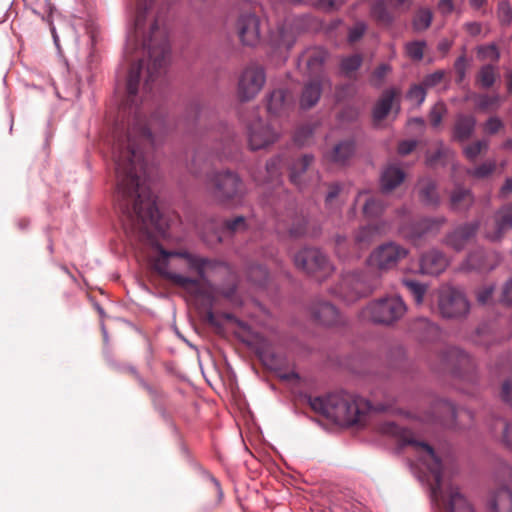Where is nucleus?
Listing matches in <instances>:
<instances>
[{"mask_svg": "<svg viewBox=\"0 0 512 512\" xmlns=\"http://www.w3.org/2000/svg\"><path fill=\"white\" fill-rule=\"evenodd\" d=\"M465 28L468 31V33L473 36L478 35L481 32V25L477 22L467 23L465 25Z\"/></svg>", "mask_w": 512, "mask_h": 512, "instance_id": "69168bd1", "label": "nucleus"}, {"mask_svg": "<svg viewBox=\"0 0 512 512\" xmlns=\"http://www.w3.org/2000/svg\"><path fill=\"white\" fill-rule=\"evenodd\" d=\"M236 32L243 45L256 46L261 39L260 19L254 13H242L236 22Z\"/></svg>", "mask_w": 512, "mask_h": 512, "instance_id": "f8f14e48", "label": "nucleus"}, {"mask_svg": "<svg viewBox=\"0 0 512 512\" xmlns=\"http://www.w3.org/2000/svg\"><path fill=\"white\" fill-rule=\"evenodd\" d=\"M362 63V57L359 54L348 56L341 61V71L349 75L356 71Z\"/></svg>", "mask_w": 512, "mask_h": 512, "instance_id": "e433bc0d", "label": "nucleus"}, {"mask_svg": "<svg viewBox=\"0 0 512 512\" xmlns=\"http://www.w3.org/2000/svg\"><path fill=\"white\" fill-rule=\"evenodd\" d=\"M438 10L444 15L452 13L454 10L453 0H439Z\"/></svg>", "mask_w": 512, "mask_h": 512, "instance_id": "13d9d810", "label": "nucleus"}, {"mask_svg": "<svg viewBox=\"0 0 512 512\" xmlns=\"http://www.w3.org/2000/svg\"><path fill=\"white\" fill-rule=\"evenodd\" d=\"M275 43L279 47H285L289 49L294 42V34L292 31L286 30L284 27L278 29L277 36L274 39Z\"/></svg>", "mask_w": 512, "mask_h": 512, "instance_id": "58836bf2", "label": "nucleus"}, {"mask_svg": "<svg viewBox=\"0 0 512 512\" xmlns=\"http://www.w3.org/2000/svg\"><path fill=\"white\" fill-rule=\"evenodd\" d=\"M266 83V73L262 65L250 63L243 68L237 83V94L242 101L254 99Z\"/></svg>", "mask_w": 512, "mask_h": 512, "instance_id": "0eeeda50", "label": "nucleus"}, {"mask_svg": "<svg viewBox=\"0 0 512 512\" xmlns=\"http://www.w3.org/2000/svg\"><path fill=\"white\" fill-rule=\"evenodd\" d=\"M406 312V305L398 296H390L369 303L360 313L364 321L392 324Z\"/></svg>", "mask_w": 512, "mask_h": 512, "instance_id": "423d86ee", "label": "nucleus"}, {"mask_svg": "<svg viewBox=\"0 0 512 512\" xmlns=\"http://www.w3.org/2000/svg\"><path fill=\"white\" fill-rule=\"evenodd\" d=\"M496 164L494 161H487L475 169H470L467 173L473 177L482 179L488 177L495 170Z\"/></svg>", "mask_w": 512, "mask_h": 512, "instance_id": "4c0bfd02", "label": "nucleus"}, {"mask_svg": "<svg viewBox=\"0 0 512 512\" xmlns=\"http://www.w3.org/2000/svg\"><path fill=\"white\" fill-rule=\"evenodd\" d=\"M407 98L413 104L421 105L426 98V88L422 84L412 86L407 94Z\"/></svg>", "mask_w": 512, "mask_h": 512, "instance_id": "ea45409f", "label": "nucleus"}, {"mask_svg": "<svg viewBox=\"0 0 512 512\" xmlns=\"http://www.w3.org/2000/svg\"><path fill=\"white\" fill-rule=\"evenodd\" d=\"M425 42L415 41L406 45V52L408 56L414 60H421L423 58V51Z\"/></svg>", "mask_w": 512, "mask_h": 512, "instance_id": "37998d69", "label": "nucleus"}, {"mask_svg": "<svg viewBox=\"0 0 512 512\" xmlns=\"http://www.w3.org/2000/svg\"><path fill=\"white\" fill-rule=\"evenodd\" d=\"M475 127V119L472 116H459L455 124V137L465 140L470 137Z\"/></svg>", "mask_w": 512, "mask_h": 512, "instance_id": "c756f323", "label": "nucleus"}, {"mask_svg": "<svg viewBox=\"0 0 512 512\" xmlns=\"http://www.w3.org/2000/svg\"><path fill=\"white\" fill-rule=\"evenodd\" d=\"M279 133L262 119L253 120L248 126V141L252 150L265 148L278 139Z\"/></svg>", "mask_w": 512, "mask_h": 512, "instance_id": "9b49d317", "label": "nucleus"}, {"mask_svg": "<svg viewBox=\"0 0 512 512\" xmlns=\"http://www.w3.org/2000/svg\"><path fill=\"white\" fill-rule=\"evenodd\" d=\"M160 78H127L125 106L138 109L151 98ZM158 117L145 120L137 111L125 138L118 136L112 148L115 165L116 197L125 215L124 229L147 245L143 255L151 267L173 284L196 293L200 279L212 262L185 250L166 251L157 242V236L165 232L164 224L156 207L155 198L147 179L144 149L156 144L152 133L162 128Z\"/></svg>", "mask_w": 512, "mask_h": 512, "instance_id": "f257e3e1", "label": "nucleus"}, {"mask_svg": "<svg viewBox=\"0 0 512 512\" xmlns=\"http://www.w3.org/2000/svg\"><path fill=\"white\" fill-rule=\"evenodd\" d=\"M453 358H456V361L459 365L468 364L471 361L470 357L466 353L458 349H453L450 351L449 360H452Z\"/></svg>", "mask_w": 512, "mask_h": 512, "instance_id": "603ef678", "label": "nucleus"}, {"mask_svg": "<svg viewBox=\"0 0 512 512\" xmlns=\"http://www.w3.org/2000/svg\"><path fill=\"white\" fill-rule=\"evenodd\" d=\"M503 301L511 303L512 302V279L509 280L503 290Z\"/></svg>", "mask_w": 512, "mask_h": 512, "instance_id": "0e129e2a", "label": "nucleus"}, {"mask_svg": "<svg viewBox=\"0 0 512 512\" xmlns=\"http://www.w3.org/2000/svg\"><path fill=\"white\" fill-rule=\"evenodd\" d=\"M502 122L497 117H491L485 124V131L494 134L500 130Z\"/></svg>", "mask_w": 512, "mask_h": 512, "instance_id": "6e6d98bb", "label": "nucleus"}, {"mask_svg": "<svg viewBox=\"0 0 512 512\" xmlns=\"http://www.w3.org/2000/svg\"><path fill=\"white\" fill-rule=\"evenodd\" d=\"M495 225V230L486 234V237L492 241L499 240L506 231L512 228V203L503 206L496 213Z\"/></svg>", "mask_w": 512, "mask_h": 512, "instance_id": "a211bd4d", "label": "nucleus"}, {"mask_svg": "<svg viewBox=\"0 0 512 512\" xmlns=\"http://www.w3.org/2000/svg\"><path fill=\"white\" fill-rule=\"evenodd\" d=\"M258 275H261L264 278H266L267 277V270L265 268H263L262 266H258V267L252 268L251 271H250L251 279L253 281H255V282H258L259 285H262L263 282L260 281V280L258 281V279H257Z\"/></svg>", "mask_w": 512, "mask_h": 512, "instance_id": "680f3d73", "label": "nucleus"}, {"mask_svg": "<svg viewBox=\"0 0 512 512\" xmlns=\"http://www.w3.org/2000/svg\"><path fill=\"white\" fill-rule=\"evenodd\" d=\"M415 325L424 329L423 334L420 335V338L423 340H430L438 335V327L426 318L418 319Z\"/></svg>", "mask_w": 512, "mask_h": 512, "instance_id": "c9c22d12", "label": "nucleus"}, {"mask_svg": "<svg viewBox=\"0 0 512 512\" xmlns=\"http://www.w3.org/2000/svg\"><path fill=\"white\" fill-rule=\"evenodd\" d=\"M496 76L497 74L494 67L491 65H486L482 67L478 74V82L482 87L488 88L494 84Z\"/></svg>", "mask_w": 512, "mask_h": 512, "instance_id": "f704fd0d", "label": "nucleus"}, {"mask_svg": "<svg viewBox=\"0 0 512 512\" xmlns=\"http://www.w3.org/2000/svg\"><path fill=\"white\" fill-rule=\"evenodd\" d=\"M397 94L398 92L395 89H388L383 92L373 110V117L375 121H381L388 115Z\"/></svg>", "mask_w": 512, "mask_h": 512, "instance_id": "4be33fe9", "label": "nucleus"}, {"mask_svg": "<svg viewBox=\"0 0 512 512\" xmlns=\"http://www.w3.org/2000/svg\"><path fill=\"white\" fill-rule=\"evenodd\" d=\"M442 78H443L442 72H440V71L435 72L433 74L426 76L422 82V85L425 88L435 86L441 82Z\"/></svg>", "mask_w": 512, "mask_h": 512, "instance_id": "864d4df0", "label": "nucleus"}, {"mask_svg": "<svg viewBox=\"0 0 512 512\" xmlns=\"http://www.w3.org/2000/svg\"><path fill=\"white\" fill-rule=\"evenodd\" d=\"M391 67L388 64H381L373 73L371 82L374 86L379 87L385 77L390 73Z\"/></svg>", "mask_w": 512, "mask_h": 512, "instance_id": "09e8293b", "label": "nucleus"}, {"mask_svg": "<svg viewBox=\"0 0 512 512\" xmlns=\"http://www.w3.org/2000/svg\"><path fill=\"white\" fill-rule=\"evenodd\" d=\"M493 291L494 287L492 285L480 288L477 292V301L483 305L487 304L492 297Z\"/></svg>", "mask_w": 512, "mask_h": 512, "instance_id": "3c124183", "label": "nucleus"}, {"mask_svg": "<svg viewBox=\"0 0 512 512\" xmlns=\"http://www.w3.org/2000/svg\"><path fill=\"white\" fill-rule=\"evenodd\" d=\"M438 308L443 317L459 318L468 314L470 304L460 289L443 287L439 291Z\"/></svg>", "mask_w": 512, "mask_h": 512, "instance_id": "6e6552de", "label": "nucleus"}, {"mask_svg": "<svg viewBox=\"0 0 512 512\" xmlns=\"http://www.w3.org/2000/svg\"><path fill=\"white\" fill-rule=\"evenodd\" d=\"M404 285L412 294L414 301L417 305L422 304L424 295L426 293V286L413 280H405Z\"/></svg>", "mask_w": 512, "mask_h": 512, "instance_id": "473e14b6", "label": "nucleus"}, {"mask_svg": "<svg viewBox=\"0 0 512 512\" xmlns=\"http://www.w3.org/2000/svg\"><path fill=\"white\" fill-rule=\"evenodd\" d=\"M246 220L242 216H237L232 220L224 221L221 224V229L215 231L212 236L204 235V240L209 243L221 242L225 233H236L246 229Z\"/></svg>", "mask_w": 512, "mask_h": 512, "instance_id": "6ab92c4d", "label": "nucleus"}, {"mask_svg": "<svg viewBox=\"0 0 512 512\" xmlns=\"http://www.w3.org/2000/svg\"><path fill=\"white\" fill-rule=\"evenodd\" d=\"M478 229L477 223L466 224L456 228L446 238V244L456 251H460L475 235Z\"/></svg>", "mask_w": 512, "mask_h": 512, "instance_id": "f3484780", "label": "nucleus"}, {"mask_svg": "<svg viewBox=\"0 0 512 512\" xmlns=\"http://www.w3.org/2000/svg\"><path fill=\"white\" fill-rule=\"evenodd\" d=\"M444 219H424L415 224H402L399 227V232L407 239L416 240L429 232L437 231Z\"/></svg>", "mask_w": 512, "mask_h": 512, "instance_id": "ddd939ff", "label": "nucleus"}, {"mask_svg": "<svg viewBox=\"0 0 512 512\" xmlns=\"http://www.w3.org/2000/svg\"><path fill=\"white\" fill-rule=\"evenodd\" d=\"M478 55L483 60H498L499 51L494 44L481 46L478 48Z\"/></svg>", "mask_w": 512, "mask_h": 512, "instance_id": "de8ad7c7", "label": "nucleus"}, {"mask_svg": "<svg viewBox=\"0 0 512 512\" xmlns=\"http://www.w3.org/2000/svg\"><path fill=\"white\" fill-rule=\"evenodd\" d=\"M512 192V179L509 178L505 181L504 185L501 188V194L503 196H507Z\"/></svg>", "mask_w": 512, "mask_h": 512, "instance_id": "774afa93", "label": "nucleus"}, {"mask_svg": "<svg viewBox=\"0 0 512 512\" xmlns=\"http://www.w3.org/2000/svg\"><path fill=\"white\" fill-rule=\"evenodd\" d=\"M354 152V143L351 141H343L335 146L333 151L326 157L334 163L343 164Z\"/></svg>", "mask_w": 512, "mask_h": 512, "instance_id": "bb28decb", "label": "nucleus"}, {"mask_svg": "<svg viewBox=\"0 0 512 512\" xmlns=\"http://www.w3.org/2000/svg\"><path fill=\"white\" fill-rule=\"evenodd\" d=\"M404 172L395 165L387 166L381 175V187L385 192L393 190L404 180Z\"/></svg>", "mask_w": 512, "mask_h": 512, "instance_id": "412c9836", "label": "nucleus"}, {"mask_svg": "<svg viewBox=\"0 0 512 512\" xmlns=\"http://www.w3.org/2000/svg\"><path fill=\"white\" fill-rule=\"evenodd\" d=\"M310 407L317 413L341 425L357 424L372 409L366 399L347 392H337L326 397H310Z\"/></svg>", "mask_w": 512, "mask_h": 512, "instance_id": "7ed1b4c3", "label": "nucleus"}, {"mask_svg": "<svg viewBox=\"0 0 512 512\" xmlns=\"http://www.w3.org/2000/svg\"><path fill=\"white\" fill-rule=\"evenodd\" d=\"M310 134H311V130L309 128H304V129L299 130L295 135V142L299 145H304L305 140L302 139V136L308 137V136H310Z\"/></svg>", "mask_w": 512, "mask_h": 512, "instance_id": "e2e57ef3", "label": "nucleus"}, {"mask_svg": "<svg viewBox=\"0 0 512 512\" xmlns=\"http://www.w3.org/2000/svg\"><path fill=\"white\" fill-rule=\"evenodd\" d=\"M293 104V96L288 91L277 89L270 93L267 100V111L271 116H281Z\"/></svg>", "mask_w": 512, "mask_h": 512, "instance_id": "2eb2a0df", "label": "nucleus"}, {"mask_svg": "<svg viewBox=\"0 0 512 512\" xmlns=\"http://www.w3.org/2000/svg\"><path fill=\"white\" fill-rule=\"evenodd\" d=\"M340 192V189H339V186L338 185H334L331 187L330 191L328 192L327 194V197H326V202L328 204L331 203V201L338 196Z\"/></svg>", "mask_w": 512, "mask_h": 512, "instance_id": "338daca9", "label": "nucleus"}, {"mask_svg": "<svg viewBox=\"0 0 512 512\" xmlns=\"http://www.w3.org/2000/svg\"><path fill=\"white\" fill-rule=\"evenodd\" d=\"M283 160L281 157H276L271 159L267 165L266 170L269 174V181L273 182L274 180L278 179V176L280 175V169L282 168Z\"/></svg>", "mask_w": 512, "mask_h": 512, "instance_id": "c03bdc74", "label": "nucleus"}, {"mask_svg": "<svg viewBox=\"0 0 512 512\" xmlns=\"http://www.w3.org/2000/svg\"><path fill=\"white\" fill-rule=\"evenodd\" d=\"M326 83L325 76H317L309 80L302 91L300 105L304 109L314 106L321 95L322 86Z\"/></svg>", "mask_w": 512, "mask_h": 512, "instance_id": "dca6fc26", "label": "nucleus"}, {"mask_svg": "<svg viewBox=\"0 0 512 512\" xmlns=\"http://www.w3.org/2000/svg\"><path fill=\"white\" fill-rule=\"evenodd\" d=\"M487 146V141H477L466 146L464 149V153L468 159L474 160L482 152V150L487 148Z\"/></svg>", "mask_w": 512, "mask_h": 512, "instance_id": "a18cd8bd", "label": "nucleus"}, {"mask_svg": "<svg viewBox=\"0 0 512 512\" xmlns=\"http://www.w3.org/2000/svg\"><path fill=\"white\" fill-rule=\"evenodd\" d=\"M416 146V141L414 140H406V141H402L399 146H398V152L399 154L401 155H407L409 154L411 151H413V149L415 148Z\"/></svg>", "mask_w": 512, "mask_h": 512, "instance_id": "4d7b16f0", "label": "nucleus"}, {"mask_svg": "<svg viewBox=\"0 0 512 512\" xmlns=\"http://www.w3.org/2000/svg\"><path fill=\"white\" fill-rule=\"evenodd\" d=\"M501 396L504 401L512 404V377L503 383Z\"/></svg>", "mask_w": 512, "mask_h": 512, "instance_id": "5fc2aeb1", "label": "nucleus"}, {"mask_svg": "<svg viewBox=\"0 0 512 512\" xmlns=\"http://www.w3.org/2000/svg\"><path fill=\"white\" fill-rule=\"evenodd\" d=\"M488 512H512V492L501 487L490 498Z\"/></svg>", "mask_w": 512, "mask_h": 512, "instance_id": "aec40b11", "label": "nucleus"}, {"mask_svg": "<svg viewBox=\"0 0 512 512\" xmlns=\"http://www.w3.org/2000/svg\"><path fill=\"white\" fill-rule=\"evenodd\" d=\"M387 227L385 225L382 226H372L368 225L366 227L361 228L355 235V243L359 246L360 249L367 247L370 242L373 240V237L377 234H383L387 232Z\"/></svg>", "mask_w": 512, "mask_h": 512, "instance_id": "393cba45", "label": "nucleus"}, {"mask_svg": "<svg viewBox=\"0 0 512 512\" xmlns=\"http://www.w3.org/2000/svg\"><path fill=\"white\" fill-rule=\"evenodd\" d=\"M378 278L371 273L357 271L342 275L340 282L332 289V294L347 303L372 293L378 286Z\"/></svg>", "mask_w": 512, "mask_h": 512, "instance_id": "20e7f679", "label": "nucleus"}, {"mask_svg": "<svg viewBox=\"0 0 512 512\" xmlns=\"http://www.w3.org/2000/svg\"><path fill=\"white\" fill-rule=\"evenodd\" d=\"M500 104V97L497 95H481L477 99V106L482 110L496 109Z\"/></svg>", "mask_w": 512, "mask_h": 512, "instance_id": "79ce46f5", "label": "nucleus"}, {"mask_svg": "<svg viewBox=\"0 0 512 512\" xmlns=\"http://www.w3.org/2000/svg\"><path fill=\"white\" fill-rule=\"evenodd\" d=\"M419 196L421 201L426 205H437L439 203V195L436 191L435 183L429 179L424 178L418 183Z\"/></svg>", "mask_w": 512, "mask_h": 512, "instance_id": "b1692460", "label": "nucleus"}, {"mask_svg": "<svg viewBox=\"0 0 512 512\" xmlns=\"http://www.w3.org/2000/svg\"><path fill=\"white\" fill-rule=\"evenodd\" d=\"M408 255L403 246L388 242L377 247L369 256V265L381 271L391 270Z\"/></svg>", "mask_w": 512, "mask_h": 512, "instance_id": "9d476101", "label": "nucleus"}, {"mask_svg": "<svg viewBox=\"0 0 512 512\" xmlns=\"http://www.w3.org/2000/svg\"><path fill=\"white\" fill-rule=\"evenodd\" d=\"M473 202V196L468 189L457 187L450 197L451 207L455 210L468 208Z\"/></svg>", "mask_w": 512, "mask_h": 512, "instance_id": "cd10ccee", "label": "nucleus"}, {"mask_svg": "<svg viewBox=\"0 0 512 512\" xmlns=\"http://www.w3.org/2000/svg\"><path fill=\"white\" fill-rule=\"evenodd\" d=\"M384 434L399 437L411 447L419 464L423 465L434 483L431 485V498L437 512H474L467 500L443 474V464L433 448L425 442L414 439L411 433L393 422L381 426Z\"/></svg>", "mask_w": 512, "mask_h": 512, "instance_id": "f03ea898", "label": "nucleus"}, {"mask_svg": "<svg viewBox=\"0 0 512 512\" xmlns=\"http://www.w3.org/2000/svg\"><path fill=\"white\" fill-rule=\"evenodd\" d=\"M499 20L504 24H509L512 21V8L507 1H501L497 10Z\"/></svg>", "mask_w": 512, "mask_h": 512, "instance_id": "49530a36", "label": "nucleus"}, {"mask_svg": "<svg viewBox=\"0 0 512 512\" xmlns=\"http://www.w3.org/2000/svg\"><path fill=\"white\" fill-rule=\"evenodd\" d=\"M502 440L507 447L512 449V422L505 425Z\"/></svg>", "mask_w": 512, "mask_h": 512, "instance_id": "052dcab7", "label": "nucleus"}, {"mask_svg": "<svg viewBox=\"0 0 512 512\" xmlns=\"http://www.w3.org/2000/svg\"><path fill=\"white\" fill-rule=\"evenodd\" d=\"M383 210V202L376 197L369 198L363 207V213L368 218L377 217L382 213Z\"/></svg>", "mask_w": 512, "mask_h": 512, "instance_id": "72a5a7b5", "label": "nucleus"}, {"mask_svg": "<svg viewBox=\"0 0 512 512\" xmlns=\"http://www.w3.org/2000/svg\"><path fill=\"white\" fill-rule=\"evenodd\" d=\"M488 255L480 250L476 253L470 254L464 264V269L466 270H479V271H486L491 270L494 267V264L486 263V258Z\"/></svg>", "mask_w": 512, "mask_h": 512, "instance_id": "c85d7f7f", "label": "nucleus"}, {"mask_svg": "<svg viewBox=\"0 0 512 512\" xmlns=\"http://www.w3.org/2000/svg\"><path fill=\"white\" fill-rule=\"evenodd\" d=\"M447 266L448 259L436 249L423 254L420 259V272L423 274L439 275Z\"/></svg>", "mask_w": 512, "mask_h": 512, "instance_id": "4468645a", "label": "nucleus"}, {"mask_svg": "<svg viewBox=\"0 0 512 512\" xmlns=\"http://www.w3.org/2000/svg\"><path fill=\"white\" fill-rule=\"evenodd\" d=\"M432 22V12L429 9H421L417 12L413 20V27L417 31L427 29Z\"/></svg>", "mask_w": 512, "mask_h": 512, "instance_id": "2f4dec72", "label": "nucleus"}, {"mask_svg": "<svg viewBox=\"0 0 512 512\" xmlns=\"http://www.w3.org/2000/svg\"><path fill=\"white\" fill-rule=\"evenodd\" d=\"M366 30V25L363 22L356 23L350 30L348 34V39L350 42H355L359 40Z\"/></svg>", "mask_w": 512, "mask_h": 512, "instance_id": "8fccbe9b", "label": "nucleus"}, {"mask_svg": "<svg viewBox=\"0 0 512 512\" xmlns=\"http://www.w3.org/2000/svg\"><path fill=\"white\" fill-rule=\"evenodd\" d=\"M313 157L305 155L297 160L290 168V180L298 187H302L301 174L304 173L311 164Z\"/></svg>", "mask_w": 512, "mask_h": 512, "instance_id": "7c9ffc66", "label": "nucleus"}, {"mask_svg": "<svg viewBox=\"0 0 512 512\" xmlns=\"http://www.w3.org/2000/svg\"><path fill=\"white\" fill-rule=\"evenodd\" d=\"M447 109L443 102H437L433 108L431 109L429 118L432 126L438 127L441 122L443 116L446 114Z\"/></svg>", "mask_w": 512, "mask_h": 512, "instance_id": "a19ab883", "label": "nucleus"}, {"mask_svg": "<svg viewBox=\"0 0 512 512\" xmlns=\"http://www.w3.org/2000/svg\"><path fill=\"white\" fill-rule=\"evenodd\" d=\"M314 318L324 325H334L338 322L337 309L328 302H323L313 308Z\"/></svg>", "mask_w": 512, "mask_h": 512, "instance_id": "5701e85b", "label": "nucleus"}, {"mask_svg": "<svg viewBox=\"0 0 512 512\" xmlns=\"http://www.w3.org/2000/svg\"><path fill=\"white\" fill-rule=\"evenodd\" d=\"M294 263L299 269L314 275L319 280H322L333 270L326 256L315 248L300 250L294 256Z\"/></svg>", "mask_w": 512, "mask_h": 512, "instance_id": "1a4fd4ad", "label": "nucleus"}, {"mask_svg": "<svg viewBox=\"0 0 512 512\" xmlns=\"http://www.w3.org/2000/svg\"><path fill=\"white\" fill-rule=\"evenodd\" d=\"M206 182L211 184L214 197L223 204L239 203L244 195L241 179L231 171L207 172Z\"/></svg>", "mask_w": 512, "mask_h": 512, "instance_id": "39448f33", "label": "nucleus"}, {"mask_svg": "<svg viewBox=\"0 0 512 512\" xmlns=\"http://www.w3.org/2000/svg\"><path fill=\"white\" fill-rule=\"evenodd\" d=\"M466 66H467L466 58L464 56L459 57L455 63V69L459 75L460 81L463 80V78L465 76Z\"/></svg>", "mask_w": 512, "mask_h": 512, "instance_id": "bf43d9fd", "label": "nucleus"}, {"mask_svg": "<svg viewBox=\"0 0 512 512\" xmlns=\"http://www.w3.org/2000/svg\"><path fill=\"white\" fill-rule=\"evenodd\" d=\"M327 53L322 48H314L308 52L307 56V66L312 75L314 77L324 76L321 73V67L326 60Z\"/></svg>", "mask_w": 512, "mask_h": 512, "instance_id": "a878e982", "label": "nucleus"}]
</instances>
